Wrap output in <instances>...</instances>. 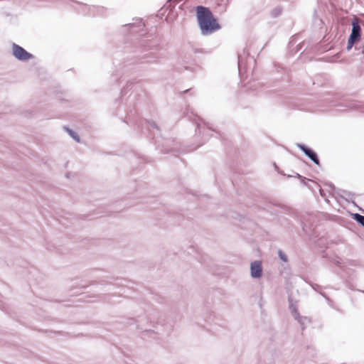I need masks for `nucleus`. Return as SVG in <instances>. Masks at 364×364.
Returning <instances> with one entry per match:
<instances>
[{
	"instance_id": "obj_3",
	"label": "nucleus",
	"mask_w": 364,
	"mask_h": 364,
	"mask_svg": "<svg viewBox=\"0 0 364 364\" xmlns=\"http://www.w3.org/2000/svg\"><path fill=\"white\" fill-rule=\"evenodd\" d=\"M196 13L198 25L202 36H210L221 28L220 24L210 8L202 5L197 6Z\"/></svg>"
},
{
	"instance_id": "obj_38",
	"label": "nucleus",
	"mask_w": 364,
	"mask_h": 364,
	"mask_svg": "<svg viewBox=\"0 0 364 364\" xmlns=\"http://www.w3.org/2000/svg\"><path fill=\"white\" fill-rule=\"evenodd\" d=\"M329 187H330L332 190H333V191L336 189V188H335L334 185H333V184H332V183L329 184Z\"/></svg>"
},
{
	"instance_id": "obj_15",
	"label": "nucleus",
	"mask_w": 364,
	"mask_h": 364,
	"mask_svg": "<svg viewBox=\"0 0 364 364\" xmlns=\"http://www.w3.org/2000/svg\"><path fill=\"white\" fill-rule=\"evenodd\" d=\"M215 319L216 318L213 314H210L208 318H205V322L210 325H211L212 323H214L213 326L215 327L212 328H208V331H212L214 333H217L219 331L217 326L222 327V325L218 324V323L215 321Z\"/></svg>"
},
{
	"instance_id": "obj_16",
	"label": "nucleus",
	"mask_w": 364,
	"mask_h": 364,
	"mask_svg": "<svg viewBox=\"0 0 364 364\" xmlns=\"http://www.w3.org/2000/svg\"><path fill=\"white\" fill-rule=\"evenodd\" d=\"M288 301H289V309L291 311V314L292 316L294 317H299V315L300 314L299 311H298V308H297V306H296V301H294L293 298L289 296L288 297Z\"/></svg>"
},
{
	"instance_id": "obj_43",
	"label": "nucleus",
	"mask_w": 364,
	"mask_h": 364,
	"mask_svg": "<svg viewBox=\"0 0 364 364\" xmlns=\"http://www.w3.org/2000/svg\"><path fill=\"white\" fill-rule=\"evenodd\" d=\"M69 175H70V173H66L65 176H66L67 178H68V177H69Z\"/></svg>"
},
{
	"instance_id": "obj_9",
	"label": "nucleus",
	"mask_w": 364,
	"mask_h": 364,
	"mask_svg": "<svg viewBox=\"0 0 364 364\" xmlns=\"http://www.w3.org/2000/svg\"><path fill=\"white\" fill-rule=\"evenodd\" d=\"M12 55L16 59L22 62H26L34 58L32 53L28 52L22 46L15 43L12 44Z\"/></svg>"
},
{
	"instance_id": "obj_11",
	"label": "nucleus",
	"mask_w": 364,
	"mask_h": 364,
	"mask_svg": "<svg viewBox=\"0 0 364 364\" xmlns=\"http://www.w3.org/2000/svg\"><path fill=\"white\" fill-rule=\"evenodd\" d=\"M296 146L316 165L320 166L318 156L314 149L301 143H297Z\"/></svg>"
},
{
	"instance_id": "obj_34",
	"label": "nucleus",
	"mask_w": 364,
	"mask_h": 364,
	"mask_svg": "<svg viewBox=\"0 0 364 364\" xmlns=\"http://www.w3.org/2000/svg\"><path fill=\"white\" fill-rule=\"evenodd\" d=\"M294 177L299 178L301 179L302 181H308V179L302 176H301L299 173H296Z\"/></svg>"
},
{
	"instance_id": "obj_17",
	"label": "nucleus",
	"mask_w": 364,
	"mask_h": 364,
	"mask_svg": "<svg viewBox=\"0 0 364 364\" xmlns=\"http://www.w3.org/2000/svg\"><path fill=\"white\" fill-rule=\"evenodd\" d=\"M337 193L340 197L344 198L347 201L352 200L353 197L355 196L354 193L343 189H338L337 191Z\"/></svg>"
},
{
	"instance_id": "obj_12",
	"label": "nucleus",
	"mask_w": 364,
	"mask_h": 364,
	"mask_svg": "<svg viewBox=\"0 0 364 364\" xmlns=\"http://www.w3.org/2000/svg\"><path fill=\"white\" fill-rule=\"evenodd\" d=\"M263 273L262 264L260 260H255L250 264V275L253 279H259Z\"/></svg>"
},
{
	"instance_id": "obj_27",
	"label": "nucleus",
	"mask_w": 364,
	"mask_h": 364,
	"mask_svg": "<svg viewBox=\"0 0 364 364\" xmlns=\"http://www.w3.org/2000/svg\"><path fill=\"white\" fill-rule=\"evenodd\" d=\"M311 287L312 289L317 291H320L321 290V287L316 283H313L312 282H306Z\"/></svg>"
},
{
	"instance_id": "obj_29",
	"label": "nucleus",
	"mask_w": 364,
	"mask_h": 364,
	"mask_svg": "<svg viewBox=\"0 0 364 364\" xmlns=\"http://www.w3.org/2000/svg\"><path fill=\"white\" fill-rule=\"evenodd\" d=\"M305 45H306L305 41L300 42L298 45H296V49L295 50L294 53H297V52L300 51Z\"/></svg>"
},
{
	"instance_id": "obj_23",
	"label": "nucleus",
	"mask_w": 364,
	"mask_h": 364,
	"mask_svg": "<svg viewBox=\"0 0 364 364\" xmlns=\"http://www.w3.org/2000/svg\"><path fill=\"white\" fill-rule=\"evenodd\" d=\"M352 218L362 227L364 228V215L359 213H353Z\"/></svg>"
},
{
	"instance_id": "obj_21",
	"label": "nucleus",
	"mask_w": 364,
	"mask_h": 364,
	"mask_svg": "<svg viewBox=\"0 0 364 364\" xmlns=\"http://www.w3.org/2000/svg\"><path fill=\"white\" fill-rule=\"evenodd\" d=\"M282 11L283 8L281 6H277L271 11L270 15L272 18H276L282 15Z\"/></svg>"
},
{
	"instance_id": "obj_7",
	"label": "nucleus",
	"mask_w": 364,
	"mask_h": 364,
	"mask_svg": "<svg viewBox=\"0 0 364 364\" xmlns=\"http://www.w3.org/2000/svg\"><path fill=\"white\" fill-rule=\"evenodd\" d=\"M351 33L348 36L346 46V50L348 51L363 40V38L361 37V27L358 20L357 18H354L351 22Z\"/></svg>"
},
{
	"instance_id": "obj_40",
	"label": "nucleus",
	"mask_w": 364,
	"mask_h": 364,
	"mask_svg": "<svg viewBox=\"0 0 364 364\" xmlns=\"http://www.w3.org/2000/svg\"><path fill=\"white\" fill-rule=\"evenodd\" d=\"M301 224H302V228H303V230H304V231H306L305 226H304V225H303V222H301Z\"/></svg>"
},
{
	"instance_id": "obj_32",
	"label": "nucleus",
	"mask_w": 364,
	"mask_h": 364,
	"mask_svg": "<svg viewBox=\"0 0 364 364\" xmlns=\"http://www.w3.org/2000/svg\"><path fill=\"white\" fill-rule=\"evenodd\" d=\"M204 142H205V141H203L200 142L197 146H193V147H192V148H190V149H189V150H191V151H193V150H195V149H198V147H200V146H202V145L204 144Z\"/></svg>"
},
{
	"instance_id": "obj_22",
	"label": "nucleus",
	"mask_w": 364,
	"mask_h": 364,
	"mask_svg": "<svg viewBox=\"0 0 364 364\" xmlns=\"http://www.w3.org/2000/svg\"><path fill=\"white\" fill-rule=\"evenodd\" d=\"M342 271H343V269H338V270H336V271H335V273L342 279V280H343V283H345L346 286L348 288H349V289H353V285H352V284H351L349 281H348L346 279H345V278L343 277V274H342V272H341Z\"/></svg>"
},
{
	"instance_id": "obj_10",
	"label": "nucleus",
	"mask_w": 364,
	"mask_h": 364,
	"mask_svg": "<svg viewBox=\"0 0 364 364\" xmlns=\"http://www.w3.org/2000/svg\"><path fill=\"white\" fill-rule=\"evenodd\" d=\"M132 23H125L121 27V32L125 33L127 30H130L132 33H138L143 30L145 26L142 18H133Z\"/></svg>"
},
{
	"instance_id": "obj_6",
	"label": "nucleus",
	"mask_w": 364,
	"mask_h": 364,
	"mask_svg": "<svg viewBox=\"0 0 364 364\" xmlns=\"http://www.w3.org/2000/svg\"><path fill=\"white\" fill-rule=\"evenodd\" d=\"M326 101H329L331 103V107L336 108L337 111L343 112L346 110H358L364 112V102H357L354 100H343L340 102H336L335 100H330L329 98L325 99Z\"/></svg>"
},
{
	"instance_id": "obj_8",
	"label": "nucleus",
	"mask_w": 364,
	"mask_h": 364,
	"mask_svg": "<svg viewBox=\"0 0 364 364\" xmlns=\"http://www.w3.org/2000/svg\"><path fill=\"white\" fill-rule=\"evenodd\" d=\"M180 0H168L164 6L159 10V15L164 16L166 12V21L168 23H173L178 17L176 6Z\"/></svg>"
},
{
	"instance_id": "obj_24",
	"label": "nucleus",
	"mask_w": 364,
	"mask_h": 364,
	"mask_svg": "<svg viewBox=\"0 0 364 364\" xmlns=\"http://www.w3.org/2000/svg\"><path fill=\"white\" fill-rule=\"evenodd\" d=\"M65 129L67 130L68 133L69 134V135L77 142H79L80 141V136L79 135L77 134V132H75L74 130L68 128V127H65Z\"/></svg>"
},
{
	"instance_id": "obj_19",
	"label": "nucleus",
	"mask_w": 364,
	"mask_h": 364,
	"mask_svg": "<svg viewBox=\"0 0 364 364\" xmlns=\"http://www.w3.org/2000/svg\"><path fill=\"white\" fill-rule=\"evenodd\" d=\"M215 1H216V4L218 7L220 12L226 11V10L228 7L229 3H230V0H215Z\"/></svg>"
},
{
	"instance_id": "obj_36",
	"label": "nucleus",
	"mask_w": 364,
	"mask_h": 364,
	"mask_svg": "<svg viewBox=\"0 0 364 364\" xmlns=\"http://www.w3.org/2000/svg\"><path fill=\"white\" fill-rule=\"evenodd\" d=\"M319 193H320V195H321L323 198H325V197H326V193H325L324 191H323L322 188H320V190H319Z\"/></svg>"
},
{
	"instance_id": "obj_41",
	"label": "nucleus",
	"mask_w": 364,
	"mask_h": 364,
	"mask_svg": "<svg viewBox=\"0 0 364 364\" xmlns=\"http://www.w3.org/2000/svg\"><path fill=\"white\" fill-rule=\"evenodd\" d=\"M301 182L302 183H304V185H306V181H302V180L301 179Z\"/></svg>"
},
{
	"instance_id": "obj_1",
	"label": "nucleus",
	"mask_w": 364,
	"mask_h": 364,
	"mask_svg": "<svg viewBox=\"0 0 364 364\" xmlns=\"http://www.w3.org/2000/svg\"><path fill=\"white\" fill-rule=\"evenodd\" d=\"M132 91L127 98V102L132 105L130 108L124 114V106H120L116 112L117 116L122 121L128 125L134 126L136 131L141 134L148 136H151L154 141L156 149L162 154H172L177 156L187 150L181 147V144L173 138H164L160 135L161 130L158 124L153 120H148L139 117L138 105L146 102L147 93L143 89L139 81L136 80H127L126 85L121 90L122 97Z\"/></svg>"
},
{
	"instance_id": "obj_30",
	"label": "nucleus",
	"mask_w": 364,
	"mask_h": 364,
	"mask_svg": "<svg viewBox=\"0 0 364 364\" xmlns=\"http://www.w3.org/2000/svg\"><path fill=\"white\" fill-rule=\"evenodd\" d=\"M0 309H1L2 311H4L5 312H7V311L5 308L4 301H3V296L1 295H0Z\"/></svg>"
},
{
	"instance_id": "obj_20",
	"label": "nucleus",
	"mask_w": 364,
	"mask_h": 364,
	"mask_svg": "<svg viewBox=\"0 0 364 364\" xmlns=\"http://www.w3.org/2000/svg\"><path fill=\"white\" fill-rule=\"evenodd\" d=\"M354 47H355V50L356 51V53H355V54L357 55H363L364 57V37H363L362 41L358 43Z\"/></svg>"
},
{
	"instance_id": "obj_42",
	"label": "nucleus",
	"mask_w": 364,
	"mask_h": 364,
	"mask_svg": "<svg viewBox=\"0 0 364 364\" xmlns=\"http://www.w3.org/2000/svg\"><path fill=\"white\" fill-rule=\"evenodd\" d=\"M336 264H337V265H339V264H340V262H339V261H338V260H336Z\"/></svg>"
},
{
	"instance_id": "obj_39",
	"label": "nucleus",
	"mask_w": 364,
	"mask_h": 364,
	"mask_svg": "<svg viewBox=\"0 0 364 364\" xmlns=\"http://www.w3.org/2000/svg\"><path fill=\"white\" fill-rule=\"evenodd\" d=\"M191 89H187L186 90L183 91L184 93H186V92H189L191 91Z\"/></svg>"
},
{
	"instance_id": "obj_44",
	"label": "nucleus",
	"mask_w": 364,
	"mask_h": 364,
	"mask_svg": "<svg viewBox=\"0 0 364 364\" xmlns=\"http://www.w3.org/2000/svg\"><path fill=\"white\" fill-rule=\"evenodd\" d=\"M181 7H182V4L178 6V9H181Z\"/></svg>"
},
{
	"instance_id": "obj_46",
	"label": "nucleus",
	"mask_w": 364,
	"mask_h": 364,
	"mask_svg": "<svg viewBox=\"0 0 364 364\" xmlns=\"http://www.w3.org/2000/svg\"><path fill=\"white\" fill-rule=\"evenodd\" d=\"M362 292L364 294V291H362Z\"/></svg>"
},
{
	"instance_id": "obj_35",
	"label": "nucleus",
	"mask_w": 364,
	"mask_h": 364,
	"mask_svg": "<svg viewBox=\"0 0 364 364\" xmlns=\"http://www.w3.org/2000/svg\"><path fill=\"white\" fill-rule=\"evenodd\" d=\"M143 333H144V335H146V334H150V335L155 334L154 331H151V330H144L143 331Z\"/></svg>"
},
{
	"instance_id": "obj_4",
	"label": "nucleus",
	"mask_w": 364,
	"mask_h": 364,
	"mask_svg": "<svg viewBox=\"0 0 364 364\" xmlns=\"http://www.w3.org/2000/svg\"><path fill=\"white\" fill-rule=\"evenodd\" d=\"M184 117H188V120L192 121L193 123L196 124V134H203V137L208 139L209 134L208 132L215 130L213 127L208 124L203 122V120L198 117L197 114H194L193 111L189 112V109L187 108L186 112H184Z\"/></svg>"
},
{
	"instance_id": "obj_18",
	"label": "nucleus",
	"mask_w": 364,
	"mask_h": 364,
	"mask_svg": "<svg viewBox=\"0 0 364 364\" xmlns=\"http://www.w3.org/2000/svg\"><path fill=\"white\" fill-rule=\"evenodd\" d=\"M294 319L296 320L298 323L300 324L302 331H304L306 328V323L311 322L309 318L306 316H302L300 314L299 315V317H294Z\"/></svg>"
},
{
	"instance_id": "obj_33",
	"label": "nucleus",
	"mask_w": 364,
	"mask_h": 364,
	"mask_svg": "<svg viewBox=\"0 0 364 364\" xmlns=\"http://www.w3.org/2000/svg\"><path fill=\"white\" fill-rule=\"evenodd\" d=\"M274 168L282 175L286 176L284 173H283L282 171L279 170L278 166L276 164V163H274Z\"/></svg>"
},
{
	"instance_id": "obj_45",
	"label": "nucleus",
	"mask_w": 364,
	"mask_h": 364,
	"mask_svg": "<svg viewBox=\"0 0 364 364\" xmlns=\"http://www.w3.org/2000/svg\"><path fill=\"white\" fill-rule=\"evenodd\" d=\"M360 210H362V211L364 213V210H362V209H360Z\"/></svg>"
},
{
	"instance_id": "obj_37",
	"label": "nucleus",
	"mask_w": 364,
	"mask_h": 364,
	"mask_svg": "<svg viewBox=\"0 0 364 364\" xmlns=\"http://www.w3.org/2000/svg\"><path fill=\"white\" fill-rule=\"evenodd\" d=\"M295 38H294L290 42H289V48L291 49V47L294 46V44L295 43Z\"/></svg>"
},
{
	"instance_id": "obj_13",
	"label": "nucleus",
	"mask_w": 364,
	"mask_h": 364,
	"mask_svg": "<svg viewBox=\"0 0 364 364\" xmlns=\"http://www.w3.org/2000/svg\"><path fill=\"white\" fill-rule=\"evenodd\" d=\"M82 6L84 8L92 11V14H90L92 16H104L107 10L106 8L101 6H91L88 4H83Z\"/></svg>"
},
{
	"instance_id": "obj_5",
	"label": "nucleus",
	"mask_w": 364,
	"mask_h": 364,
	"mask_svg": "<svg viewBox=\"0 0 364 364\" xmlns=\"http://www.w3.org/2000/svg\"><path fill=\"white\" fill-rule=\"evenodd\" d=\"M256 60L253 56L250 55L249 50L247 48H243L240 52L237 53V64H238V72L240 77L244 73H247L251 70V66L255 65Z\"/></svg>"
},
{
	"instance_id": "obj_25",
	"label": "nucleus",
	"mask_w": 364,
	"mask_h": 364,
	"mask_svg": "<svg viewBox=\"0 0 364 364\" xmlns=\"http://www.w3.org/2000/svg\"><path fill=\"white\" fill-rule=\"evenodd\" d=\"M282 209L287 212L289 215L293 216V217H296V211L291 208H289V207H287V206H285V205H283L282 206Z\"/></svg>"
},
{
	"instance_id": "obj_28",
	"label": "nucleus",
	"mask_w": 364,
	"mask_h": 364,
	"mask_svg": "<svg viewBox=\"0 0 364 364\" xmlns=\"http://www.w3.org/2000/svg\"><path fill=\"white\" fill-rule=\"evenodd\" d=\"M120 33H121L122 34L124 35V38H127V39L125 40V42H124V46H125V43H126L127 41H131L132 40H134V39H136V38H132L131 37H129V36H127H127H126L127 34H132V33H133L132 32H131V31H130V30H127V31L125 32V33H122L121 31H120ZM123 48H124V47H122V49L121 50H123Z\"/></svg>"
},
{
	"instance_id": "obj_2",
	"label": "nucleus",
	"mask_w": 364,
	"mask_h": 364,
	"mask_svg": "<svg viewBox=\"0 0 364 364\" xmlns=\"http://www.w3.org/2000/svg\"><path fill=\"white\" fill-rule=\"evenodd\" d=\"M161 50L160 40L156 37H140L127 41L123 50H117L114 54L113 64L116 70L112 74L111 80L119 85L124 80L123 75L131 71L135 65L158 63Z\"/></svg>"
},
{
	"instance_id": "obj_31",
	"label": "nucleus",
	"mask_w": 364,
	"mask_h": 364,
	"mask_svg": "<svg viewBox=\"0 0 364 364\" xmlns=\"http://www.w3.org/2000/svg\"><path fill=\"white\" fill-rule=\"evenodd\" d=\"M319 294L321 295L323 298H325L328 301H331V299L330 298L327 296V294L324 292V291H322L321 290L320 291H318Z\"/></svg>"
},
{
	"instance_id": "obj_26",
	"label": "nucleus",
	"mask_w": 364,
	"mask_h": 364,
	"mask_svg": "<svg viewBox=\"0 0 364 364\" xmlns=\"http://www.w3.org/2000/svg\"><path fill=\"white\" fill-rule=\"evenodd\" d=\"M278 256H279V258L282 262H288V257H287V255L282 250H279V251H278Z\"/></svg>"
},
{
	"instance_id": "obj_14",
	"label": "nucleus",
	"mask_w": 364,
	"mask_h": 364,
	"mask_svg": "<svg viewBox=\"0 0 364 364\" xmlns=\"http://www.w3.org/2000/svg\"><path fill=\"white\" fill-rule=\"evenodd\" d=\"M0 16L7 19L9 24H16L18 22V15L2 9L0 11Z\"/></svg>"
}]
</instances>
